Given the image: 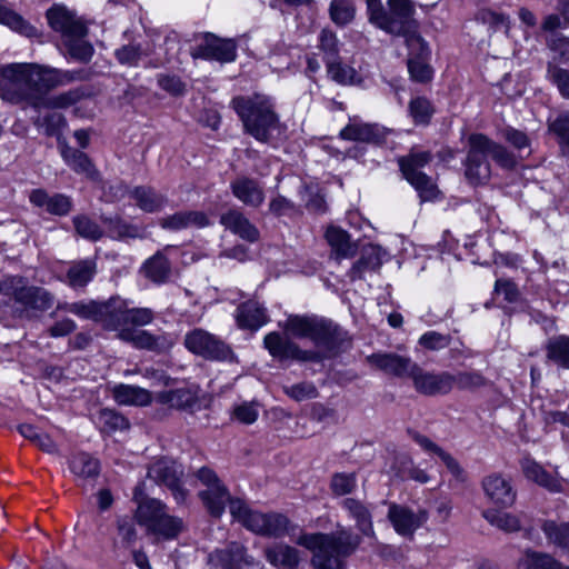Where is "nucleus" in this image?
<instances>
[{"mask_svg":"<svg viewBox=\"0 0 569 569\" xmlns=\"http://www.w3.org/2000/svg\"><path fill=\"white\" fill-rule=\"evenodd\" d=\"M410 379L416 391L425 396L447 395L453 389V379L450 372L427 371L417 363L413 367Z\"/></svg>","mask_w":569,"mask_h":569,"instance_id":"dca6fc26","label":"nucleus"},{"mask_svg":"<svg viewBox=\"0 0 569 569\" xmlns=\"http://www.w3.org/2000/svg\"><path fill=\"white\" fill-rule=\"evenodd\" d=\"M297 543L313 553L312 565L317 569H341L342 560L357 549L360 538L340 530L332 535L303 533Z\"/></svg>","mask_w":569,"mask_h":569,"instance_id":"7ed1b4c3","label":"nucleus"},{"mask_svg":"<svg viewBox=\"0 0 569 569\" xmlns=\"http://www.w3.org/2000/svg\"><path fill=\"white\" fill-rule=\"evenodd\" d=\"M208 563L210 569H250L254 566V560L246 555L241 545L234 542L226 549L210 553Z\"/></svg>","mask_w":569,"mask_h":569,"instance_id":"a211bd4d","label":"nucleus"},{"mask_svg":"<svg viewBox=\"0 0 569 569\" xmlns=\"http://www.w3.org/2000/svg\"><path fill=\"white\" fill-rule=\"evenodd\" d=\"M547 357L557 366L569 369V337L558 336L547 345Z\"/></svg>","mask_w":569,"mask_h":569,"instance_id":"37998d69","label":"nucleus"},{"mask_svg":"<svg viewBox=\"0 0 569 569\" xmlns=\"http://www.w3.org/2000/svg\"><path fill=\"white\" fill-rule=\"evenodd\" d=\"M399 472L401 477L411 479L419 483H427L430 480V476L427 471L417 466L410 458H403L400 460Z\"/></svg>","mask_w":569,"mask_h":569,"instance_id":"5fc2aeb1","label":"nucleus"},{"mask_svg":"<svg viewBox=\"0 0 569 569\" xmlns=\"http://www.w3.org/2000/svg\"><path fill=\"white\" fill-rule=\"evenodd\" d=\"M30 201L49 213L64 216L71 210V200L64 194L49 196L44 190L37 189L30 193Z\"/></svg>","mask_w":569,"mask_h":569,"instance_id":"c756f323","label":"nucleus"},{"mask_svg":"<svg viewBox=\"0 0 569 569\" xmlns=\"http://www.w3.org/2000/svg\"><path fill=\"white\" fill-rule=\"evenodd\" d=\"M483 518L492 526L507 532H513L520 529V520L516 515L497 510H486L483 511Z\"/></svg>","mask_w":569,"mask_h":569,"instance_id":"09e8293b","label":"nucleus"},{"mask_svg":"<svg viewBox=\"0 0 569 569\" xmlns=\"http://www.w3.org/2000/svg\"><path fill=\"white\" fill-rule=\"evenodd\" d=\"M159 401L173 408H191L198 400V389L183 387L174 390L163 391L158 396Z\"/></svg>","mask_w":569,"mask_h":569,"instance_id":"e433bc0d","label":"nucleus"},{"mask_svg":"<svg viewBox=\"0 0 569 569\" xmlns=\"http://www.w3.org/2000/svg\"><path fill=\"white\" fill-rule=\"evenodd\" d=\"M386 252L378 246H367L361 252L360 259L352 266L350 270L351 279L360 278L367 270L378 269L383 260Z\"/></svg>","mask_w":569,"mask_h":569,"instance_id":"f704fd0d","label":"nucleus"},{"mask_svg":"<svg viewBox=\"0 0 569 569\" xmlns=\"http://www.w3.org/2000/svg\"><path fill=\"white\" fill-rule=\"evenodd\" d=\"M236 319L240 328L250 330H258L268 322L266 309L252 300L238 307Z\"/></svg>","mask_w":569,"mask_h":569,"instance_id":"cd10ccee","label":"nucleus"},{"mask_svg":"<svg viewBox=\"0 0 569 569\" xmlns=\"http://www.w3.org/2000/svg\"><path fill=\"white\" fill-rule=\"evenodd\" d=\"M266 559L279 569H296L299 561V551L283 543H274L264 549Z\"/></svg>","mask_w":569,"mask_h":569,"instance_id":"7c9ffc66","label":"nucleus"},{"mask_svg":"<svg viewBox=\"0 0 569 569\" xmlns=\"http://www.w3.org/2000/svg\"><path fill=\"white\" fill-rule=\"evenodd\" d=\"M326 239L337 260L350 258L357 251V247L350 241L349 234L339 227H328Z\"/></svg>","mask_w":569,"mask_h":569,"instance_id":"473e14b6","label":"nucleus"},{"mask_svg":"<svg viewBox=\"0 0 569 569\" xmlns=\"http://www.w3.org/2000/svg\"><path fill=\"white\" fill-rule=\"evenodd\" d=\"M370 363L397 377H411L416 366L409 358L395 353H377L369 357Z\"/></svg>","mask_w":569,"mask_h":569,"instance_id":"393cba45","label":"nucleus"},{"mask_svg":"<svg viewBox=\"0 0 569 569\" xmlns=\"http://www.w3.org/2000/svg\"><path fill=\"white\" fill-rule=\"evenodd\" d=\"M476 150H483L486 156H490L498 164L505 168H511L516 164L515 157L503 146L492 141L482 133H473Z\"/></svg>","mask_w":569,"mask_h":569,"instance_id":"2f4dec72","label":"nucleus"},{"mask_svg":"<svg viewBox=\"0 0 569 569\" xmlns=\"http://www.w3.org/2000/svg\"><path fill=\"white\" fill-rule=\"evenodd\" d=\"M387 136V130L378 124L361 123L352 121L340 131L345 140L361 142H381Z\"/></svg>","mask_w":569,"mask_h":569,"instance_id":"b1692460","label":"nucleus"},{"mask_svg":"<svg viewBox=\"0 0 569 569\" xmlns=\"http://www.w3.org/2000/svg\"><path fill=\"white\" fill-rule=\"evenodd\" d=\"M331 489L336 496H346L351 493L357 487L355 473L340 472L333 475L331 479Z\"/></svg>","mask_w":569,"mask_h":569,"instance_id":"864d4df0","label":"nucleus"},{"mask_svg":"<svg viewBox=\"0 0 569 569\" xmlns=\"http://www.w3.org/2000/svg\"><path fill=\"white\" fill-rule=\"evenodd\" d=\"M14 284L13 297L26 308L44 311L53 305V297L49 291L39 287H24L20 278H12Z\"/></svg>","mask_w":569,"mask_h":569,"instance_id":"aec40b11","label":"nucleus"},{"mask_svg":"<svg viewBox=\"0 0 569 569\" xmlns=\"http://www.w3.org/2000/svg\"><path fill=\"white\" fill-rule=\"evenodd\" d=\"M453 379V388L457 387L461 390H473L485 385L486 380L479 372H459L457 375L451 373Z\"/></svg>","mask_w":569,"mask_h":569,"instance_id":"6e6d98bb","label":"nucleus"},{"mask_svg":"<svg viewBox=\"0 0 569 569\" xmlns=\"http://www.w3.org/2000/svg\"><path fill=\"white\" fill-rule=\"evenodd\" d=\"M521 470L525 477L552 492H559L562 485L558 478L549 473L545 468L530 457H525L521 462Z\"/></svg>","mask_w":569,"mask_h":569,"instance_id":"a878e982","label":"nucleus"},{"mask_svg":"<svg viewBox=\"0 0 569 569\" xmlns=\"http://www.w3.org/2000/svg\"><path fill=\"white\" fill-rule=\"evenodd\" d=\"M164 229L180 230L184 228H203L209 224V218L202 211H180L160 220Z\"/></svg>","mask_w":569,"mask_h":569,"instance_id":"c85d7f7f","label":"nucleus"},{"mask_svg":"<svg viewBox=\"0 0 569 569\" xmlns=\"http://www.w3.org/2000/svg\"><path fill=\"white\" fill-rule=\"evenodd\" d=\"M328 73L332 80L341 84L352 83L356 78L355 69L340 62H329Z\"/></svg>","mask_w":569,"mask_h":569,"instance_id":"bf43d9fd","label":"nucleus"},{"mask_svg":"<svg viewBox=\"0 0 569 569\" xmlns=\"http://www.w3.org/2000/svg\"><path fill=\"white\" fill-rule=\"evenodd\" d=\"M113 398L119 405L124 406H147L151 402V393L147 389L131 385L116 386Z\"/></svg>","mask_w":569,"mask_h":569,"instance_id":"72a5a7b5","label":"nucleus"},{"mask_svg":"<svg viewBox=\"0 0 569 569\" xmlns=\"http://www.w3.org/2000/svg\"><path fill=\"white\" fill-rule=\"evenodd\" d=\"M502 137L518 151L521 152L523 150H528V153L530 152V140L525 132L517 130L515 128H507L502 132Z\"/></svg>","mask_w":569,"mask_h":569,"instance_id":"0e129e2a","label":"nucleus"},{"mask_svg":"<svg viewBox=\"0 0 569 569\" xmlns=\"http://www.w3.org/2000/svg\"><path fill=\"white\" fill-rule=\"evenodd\" d=\"M118 538L120 543L124 547H129L137 540V530L134 523L128 518L122 517L117 521Z\"/></svg>","mask_w":569,"mask_h":569,"instance_id":"680f3d73","label":"nucleus"},{"mask_svg":"<svg viewBox=\"0 0 569 569\" xmlns=\"http://www.w3.org/2000/svg\"><path fill=\"white\" fill-rule=\"evenodd\" d=\"M233 196L246 206L258 208L264 201L262 187L253 179L239 177L230 184Z\"/></svg>","mask_w":569,"mask_h":569,"instance_id":"5701e85b","label":"nucleus"},{"mask_svg":"<svg viewBox=\"0 0 569 569\" xmlns=\"http://www.w3.org/2000/svg\"><path fill=\"white\" fill-rule=\"evenodd\" d=\"M183 469L181 465L168 458L154 461L148 469V477L171 490L177 503H183L187 491L181 486Z\"/></svg>","mask_w":569,"mask_h":569,"instance_id":"4468645a","label":"nucleus"},{"mask_svg":"<svg viewBox=\"0 0 569 569\" xmlns=\"http://www.w3.org/2000/svg\"><path fill=\"white\" fill-rule=\"evenodd\" d=\"M419 343L429 350H441L449 346L450 338L436 331H428L420 337Z\"/></svg>","mask_w":569,"mask_h":569,"instance_id":"e2e57ef3","label":"nucleus"},{"mask_svg":"<svg viewBox=\"0 0 569 569\" xmlns=\"http://www.w3.org/2000/svg\"><path fill=\"white\" fill-rule=\"evenodd\" d=\"M283 331L296 338L310 339L317 349L330 357L345 340L346 332L332 320L317 315H290L280 322Z\"/></svg>","mask_w":569,"mask_h":569,"instance_id":"20e7f679","label":"nucleus"},{"mask_svg":"<svg viewBox=\"0 0 569 569\" xmlns=\"http://www.w3.org/2000/svg\"><path fill=\"white\" fill-rule=\"evenodd\" d=\"M220 222L241 239L253 242L258 240L259 232L249 219L238 210H230L221 216Z\"/></svg>","mask_w":569,"mask_h":569,"instance_id":"bb28decb","label":"nucleus"},{"mask_svg":"<svg viewBox=\"0 0 569 569\" xmlns=\"http://www.w3.org/2000/svg\"><path fill=\"white\" fill-rule=\"evenodd\" d=\"M356 9L350 0H332L329 14L337 26H346L355 18Z\"/></svg>","mask_w":569,"mask_h":569,"instance_id":"8fccbe9b","label":"nucleus"},{"mask_svg":"<svg viewBox=\"0 0 569 569\" xmlns=\"http://www.w3.org/2000/svg\"><path fill=\"white\" fill-rule=\"evenodd\" d=\"M118 338L122 341L130 342L137 349H143L157 353H162L169 351L173 345L174 340L170 335H152L147 330H138V329H121V333L118 335Z\"/></svg>","mask_w":569,"mask_h":569,"instance_id":"f3484780","label":"nucleus"},{"mask_svg":"<svg viewBox=\"0 0 569 569\" xmlns=\"http://www.w3.org/2000/svg\"><path fill=\"white\" fill-rule=\"evenodd\" d=\"M283 392L295 401L315 399L319 392L312 382L303 381L291 386H283Z\"/></svg>","mask_w":569,"mask_h":569,"instance_id":"3c124183","label":"nucleus"},{"mask_svg":"<svg viewBox=\"0 0 569 569\" xmlns=\"http://www.w3.org/2000/svg\"><path fill=\"white\" fill-rule=\"evenodd\" d=\"M259 417V405L256 401H244L236 405L232 410V418L240 423L252 425Z\"/></svg>","mask_w":569,"mask_h":569,"instance_id":"603ef678","label":"nucleus"},{"mask_svg":"<svg viewBox=\"0 0 569 569\" xmlns=\"http://www.w3.org/2000/svg\"><path fill=\"white\" fill-rule=\"evenodd\" d=\"M131 197L134 199L136 204L147 212L158 211L164 204V198L147 187H137L131 192Z\"/></svg>","mask_w":569,"mask_h":569,"instance_id":"a19ab883","label":"nucleus"},{"mask_svg":"<svg viewBox=\"0 0 569 569\" xmlns=\"http://www.w3.org/2000/svg\"><path fill=\"white\" fill-rule=\"evenodd\" d=\"M542 531L551 543L569 550V523L548 520L543 522Z\"/></svg>","mask_w":569,"mask_h":569,"instance_id":"a18cd8bd","label":"nucleus"},{"mask_svg":"<svg viewBox=\"0 0 569 569\" xmlns=\"http://www.w3.org/2000/svg\"><path fill=\"white\" fill-rule=\"evenodd\" d=\"M158 86L172 96H180L184 92V83L177 76L160 73L157 77Z\"/></svg>","mask_w":569,"mask_h":569,"instance_id":"338daca9","label":"nucleus"},{"mask_svg":"<svg viewBox=\"0 0 569 569\" xmlns=\"http://www.w3.org/2000/svg\"><path fill=\"white\" fill-rule=\"evenodd\" d=\"M73 223L77 232L86 239L97 240L102 234L100 227L87 217H76Z\"/></svg>","mask_w":569,"mask_h":569,"instance_id":"4d7b16f0","label":"nucleus"},{"mask_svg":"<svg viewBox=\"0 0 569 569\" xmlns=\"http://www.w3.org/2000/svg\"><path fill=\"white\" fill-rule=\"evenodd\" d=\"M138 503L134 518L156 541L173 540L183 530L182 519L168 513L167 506L156 498H140V489L134 491Z\"/></svg>","mask_w":569,"mask_h":569,"instance_id":"0eeeda50","label":"nucleus"},{"mask_svg":"<svg viewBox=\"0 0 569 569\" xmlns=\"http://www.w3.org/2000/svg\"><path fill=\"white\" fill-rule=\"evenodd\" d=\"M263 346L269 353L278 360L297 361H320L326 355L320 351L302 350L296 342L289 338L282 337L279 332H269L263 339Z\"/></svg>","mask_w":569,"mask_h":569,"instance_id":"f8f14e48","label":"nucleus"},{"mask_svg":"<svg viewBox=\"0 0 569 569\" xmlns=\"http://www.w3.org/2000/svg\"><path fill=\"white\" fill-rule=\"evenodd\" d=\"M191 56L197 59L231 62L237 57V46L231 39H220L211 33L199 38V42L191 49Z\"/></svg>","mask_w":569,"mask_h":569,"instance_id":"2eb2a0df","label":"nucleus"},{"mask_svg":"<svg viewBox=\"0 0 569 569\" xmlns=\"http://www.w3.org/2000/svg\"><path fill=\"white\" fill-rule=\"evenodd\" d=\"M548 78L558 88L560 94L569 99V70L549 66Z\"/></svg>","mask_w":569,"mask_h":569,"instance_id":"13d9d810","label":"nucleus"},{"mask_svg":"<svg viewBox=\"0 0 569 569\" xmlns=\"http://www.w3.org/2000/svg\"><path fill=\"white\" fill-rule=\"evenodd\" d=\"M387 518L399 536L412 538L427 523L429 512L425 508L412 509L406 505L389 502Z\"/></svg>","mask_w":569,"mask_h":569,"instance_id":"9b49d317","label":"nucleus"},{"mask_svg":"<svg viewBox=\"0 0 569 569\" xmlns=\"http://www.w3.org/2000/svg\"><path fill=\"white\" fill-rule=\"evenodd\" d=\"M0 23L24 36H32L34 29L17 12L0 3Z\"/></svg>","mask_w":569,"mask_h":569,"instance_id":"49530a36","label":"nucleus"},{"mask_svg":"<svg viewBox=\"0 0 569 569\" xmlns=\"http://www.w3.org/2000/svg\"><path fill=\"white\" fill-rule=\"evenodd\" d=\"M113 298L106 302H73L66 305L63 309L70 313H73L82 319H90L97 322H101L107 329H109V320H111Z\"/></svg>","mask_w":569,"mask_h":569,"instance_id":"412c9836","label":"nucleus"},{"mask_svg":"<svg viewBox=\"0 0 569 569\" xmlns=\"http://www.w3.org/2000/svg\"><path fill=\"white\" fill-rule=\"evenodd\" d=\"M197 477L207 487L199 492V497L211 516L220 517L224 511L226 503L229 502L232 518L248 530L269 537H279L287 532L289 526L287 517L276 512L263 513L252 510L244 501L231 499L227 488L211 469L207 467L199 469Z\"/></svg>","mask_w":569,"mask_h":569,"instance_id":"f03ea898","label":"nucleus"},{"mask_svg":"<svg viewBox=\"0 0 569 569\" xmlns=\"http://www.w3.org/2000/svg\"><path fill=\"white\" fill-rule=\"evenodd\" d=\"M61 156L64 162L77 173L87 176L90 179L96 177V170L86 153L70 147H63Z\"/></svg>","mask_w":569,"mask_h":569,"instance_id":"ea45409f","label":"nucleus"},{"mask_svg":"<svg viewBox=\"0 0 569 569\" xmlns=\"http://www.w3.org/2000/svg\"><path fill=\"white\" fill-rule=\"evenodd\" d=\"M495 293L503 296V299L509 303H515L519 300V290L512 281L508 279H498L495 283Z\"/></svg>","mask_w":569,"mask_h":569,"instance_id":"69168bd1","label":"nucleus"},{"mask_svg":"<svg viewBox=\"0 0 569 569\" xmlns=\"http://www.w3.org/2000/svg\"><path fill=\"white\" fill-rule=\"evenodd\" d=\"M84 78L81 70H62L38 63H9L0 68V98L11 103L27 101L34 108H68L83 96L82 89H72L42 98L41 93Z\"/></svg>","mask_w":569,"mask_h":569,"instance_id":"f257e3e1","label":"nucleus"},{"mask_svg":"<svg viewBox=\"0 0 569 569\" xmlns=\"http://www.w3.org/2000/svg\"><path fill=\"white\" fill-rule=\"evenodd\" d=\"M69 468L79 480L94 479L100 472L99 460L86 452L74 455Z\"/></svg>","mask_w":569,"mask_h":569,"instance_id":"c9c22d12","label":"nucleus"},{"mask_svg":"<svg viewBox=\"0 0 569 569\" xmlns=\"http://www.w3.org/2000/svg\"><path fill=\"white\" fill-rule=\"evenodd\" d=\"M96 273V263L92 260H81L73 263L66 276L67 283L73 288L86 287Z\"/></svg>","mask_w":569,"mask_h":569,"instance_id":"58836bf2","label":"nucleus"},{"mask_svg":"<svg viewBox=\"0 0 569 569\" xmlns=\"http://www.w3.org/2000/svg\"><path fill=\"white\" fill-rule=\"evenodd\" d=\"M342 507L355 519L358 529L362 533L373 535L371 512L360 500L347 498L342 501Z\"/></svg>","mask_w":569,"mask_h":569,"instance_id":"4c0bfd02","label":"nucleus"},{"mask_svg":"<svg viewBox=\"0 0 569 569\" xmlns=\"http://www.w3.org/2000/svg\"><path fill=\"white\" fill-rule=\"evenodd\" d=\"M184 346L190 352L208 360L232 361L234 358L224 341L200 328L186 333Z\"/></svg>","mask_w":569,"mask_h":569,"instance_id":"9d476101","label":"nucleus"},{"mask_svg":"<svg viewBox=\"0 0 569 569\" xmlns=\"http://www.w3.org/2000/svg\"><path fill=\"white\" fill-rule=\"evenodd\" d=\"M46 17L50 28L59 33L68 54L78 62H89L94 49L86 40L88 28L84 21L63 4H53Z\"/></svg>","mask_w":569,"mask_h":569,"instance_id":"423d86ee","label":"nucleus"},{"mask_svg":"<svg viewBox=\"0 0 569 569\" xmlns=\"http://www.w3.org/2000/svg\"><path fill=\"white\" fill-rule=\"evenodd\" d=\"M558 561L547 553L528 550L519 559L517 569H557Z\"/></svg>","mask_w":569,"mask_h":569,"instance_id":"c03bdc74","label":"nucleus"},{"mask_svg":"<svg viewBox=\"0 0 569 569\" xmlns=\"http://www.w3.org/2000/svg\"><path fill=\"white\" fill-rule=\"evenodd\" d=\"M97 423L104 432H113L129 428L128 420L120 413L111 409H102L97 417Z\"/></svg>","mask_w":569,"mask_h":569,"instance_id":"de8ad7c7","label":"nucleus"},{"mask_svg":"<svg viewBox=\"0 0 569 569\" xmlns=\"http://www.w3.org/2000/svg\"><path fill=\"white\" fill-rule=\"evenodd\" d=\"M109 329L121 333V329H136L151 323L154 312L150 308H130L126 300L113 298Z\"/></svg>","mask_w":569,"mask_h":569,"instance_id":"ddd939ff","label":"nucleus"},{"mask_svg":"<svg viewBox=\"0 0 569 569\" xmlns=\"http://www.w3.org/2000/svg\"><path fill=\"white\" fill-rule=\"evenodd\" d=\"M409 110L416 123H427L432 114L430 102L423 98L413 99Z\"/></svg>","mask_w":569,"mask_h":569,"instance_id":"052dcab7","label":"nucleus"},{"mask_svg":"<svg viewBox=\"0 0 569 569\" xmlns=\"http://www.w3.org/2000/svg\"><path fill=\"white\" fill-rule=\"evenodd\" d=\"M142 270L147 278L153 282L161 283L170 274V264L163 254L156 253L144 262Z\"/></svg>","mask_w":569,"mask_h":569,"instance_id":"79ce46f5","label":"nucleus"},{"mask_svg":"<svg viewBox=\"0 0 569 569\" xmlns=\"http://www.w3.org/2000/svg\"><path fill=\"white\" fill-rule=\"evenodd\" d=\"M550 130L569 147V112L561 113L551 123Z\"/></svg>","mask_w":569,"mask_h":569,"instance_id":"774afa93","label":"nucleus"},{"mask_svg":"<svg viewBox=\"0 0 569 569\" xmlns=\"http://www.w3.org/2000/svg\"><path fill=\"white\" fill-rule=\"evenodd\" d=\"M388 10L381 9L372 14L371 23L377 28L395 36H402L407 41L417 40V22L413 19L415 7L410 0H388Z\"/></svg>","mask_w":569,"mask_h":569,"instance_id":"6e6552de","label":"nucleus"},{"mask_svg":"<svg viewBox=\"0 0 569 569\" xmlns=\"http://www.w3.org/2000/svg\"><path fill=\"white\" fill-rule=\"evenodd\" d=\"M483 492L492 505L499 508H509L515 501L517 493L510 481L498 473H492L482 480Z\"/></svg>","mask_w":569,"mask_h":569,"instance_id":"6ab92c4d","label":"nucleus"},{"mask_svg":"<svg viewBox=\"0 0 569 569\" xmlns=\"http://www.w3.org/2000/svg\"><path fill=\"white\" fill-rule=\"evenodd\" d=\"M430 159L427 151H412L398 161L405 179L416 189L422 201L435 200L439 193L431 178L421 171Z\"/></svg>","mask_w":569,"mask_h":569,"instance_id":"1a4fd4ad","label":"nucleus"},{"mask_svg":"<svg viewBox=\"0 0 569 569\" xmlns=\"http://www.w3.org/2000/svg\"><path fill=\"white\" fill-rule=\"evenodd\" d=\"M483 150H476L473 134L469 137V151L466 167V177L470 183L479 184L486 182L490 177V164Z\"/></svg>","mask_w":569,"mask_h":569,"instance_id":"4be33fe9","label":"nucleus"},{"mask_svg":"<svg viewBox=\"0 0 569 569\" xmlns=\"http://www.w3.org/2000/svg\"><path fill=\"white\" fill-rule=\"evenodd\" d=\"M231 107L241 119L246 132L256 140L268 142L273 132L279 131V117L270 97L263 94L236 97L231 100Z\"/></svg>","mask_w":569,"mask_h":569,"instance_id":"39448f33","label":"nucleus"}]
</instances>
